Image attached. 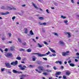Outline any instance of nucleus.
<instances>
[{"instance_id":"nucleus-41","label":"nucleus","mask_w":79,"mask_h":79,"mask_svg":"<svg viewBox=\"0 0 79 79\" xmlns=\"http://www.w3.org/2000/svg\"><path fill=\"white\" fill-rule=\"evenodd\" d=\"M1 8V9H3V10H5V8L3 6H2Z\"/></svg>"},{"instance_id":"nucleus-40","label":"nucleus","mask_w":79,"mask_h":79,"mask_svg":"<svg viewBox=\"0 0 79 79\" xmlns=\"http://www.w3.org/2000/svg\"><path fill=\"white\" fill-rule=\"evenodd\" d=\"M5 68H3V69H1V71L2 72H3V71H5Z\"/></svg>"},{"instance_id":"nucleus-61","label":"nucleus","mask_w":79,"mask_h":79,"mask_svg":"<svg viewBox=\"0 0 79 79\" xmlns=\"http://www.w3.org/2000/svg\"><path fill=\"white\" fill-rule=\"evenodd\" d=\"M9 36H10V37H11V33H9Z\"/></svg>"},{"instance_id":"nucleus-42","label":"nucleus","mask_w":79,"mask_h":79,"mask_svg":"<svg viewBox=\"0 0 79 79\" xmlns=\"http://www.w3.org/2000/svg\"><path fill=\"white\" fill-rule=\"evenodd\" d=\"M53 68L54 69V70H56L57 69V68H56V67H55V66L53 67Z\"/></svg>"},{"instance_id":"nucleus-10","label":"nucleus","mask_w":79,"mask_h":79,"mask_svg":"<svg viewBox=\"0 0 79 79\" xmlns=\"http://www.w3.org/2000/svg\"><path fill=\"white\" fill-rule=\"evenodd\" d=\"M36 63L37 64H41L43 63V62H42L39 61H37L36 62Z\"/></svg>"},{"instance_id":"nucleus-45","label":"nucleus","mask_w":79,"mask_h":79,"mask_svg":"<svg viewBox=\"0 0 79 79\" xmlns=\"http://www.w3.org/2000/svg\"><path fill=\"white\" fill-rule=\"evenodd\" d=\"M15 18H16V17L14 16L12 17V19L14 20V19H15Z\"/></svg>"},{"instance_id":"nucleus-31","label":"nucleus","mask_w":79,"mask_h":79,"mask_svg":"<svg viewBox=\"0 0 79 79\" xmlns=\"http://www.w3.org/2000/svg\"><path fill=\"white\" fill-rule=\"evenodd\" d=\"M7 9L8 10H13V8H12L10 7H8Z\"/></svg>"},{"instance_id":"nucleus-34","label":"nucleus","mask_w":79,"mask_h":79,"mask_svg":"<svg viewBox=\"0 0 79 79\" xmlns=\"http://www.w3.org/2000/svg\"><path fill=\"white\" fill-rule=\"evenodd\" d=\"M20 69H21V70H24L25 69V68H24L23 67H21L20 68Z\"/></svg>"},{"instance_id":"nucleus-22","label":"nucleus","mask_w":79,"mask_h":79,"mask_svg":"<svg viewBox=\"0 0 79 79\" xmlns=\"http://www.w3.org/2000/svg\"><path fill=\"white\" fill-rule=\"evenodd\" d=\"M30 34H31V35H34V33L32 32V31L31 30L30 31Z\"/></svg>"},{"instance_id":"nucleus-36","label":"nucleus","mask_w":79,"mask_h":79,"mask_svg":"<svg viewBox=\"0 0 79 79\" xmlns=\"http://www.w3.org/2000/svg\"><path fill=\"white\" fill-rule=\"evenodd\" d=\"M44 44H45L46 45H48V43H47V42L46 41H44Z\"/></svg>"},{"instance_id":"nucleus-24","label":"nucleus","mask_w":79,"mask_h":79,"mask_svg":"<svg viewBox=\"0 0 79 79\" xmlns=\"http://www.w3.org/2000/svg\"><path fill=\"white\" fill-rule=\"evenodd\" d=\"M12 72L14 73H18V71H16V70H13Z\"/></svg>"},{"instance_id":"nucleus-7","label":"nucleus","mask_w":79,"mask_h":79,"mask_svg":"<svg viewBox=\"0 0 79 79\" xmlns=\"http://www.w3.org/2000/svg\"><path fill=\"white\" fill-rule=\"evenodd\" d=\"M38 68L39 70H41V71H44V67L41 66H39L38 67Z\"/></svg>"},{"instance_id":"nucleus-23","label":"nucleus","mask_w":79,"mask_h":79,"mask_svg":"<svg viewBox=\"0 0 79 79\" xmlns=\"http://www.w3.org/2000/svg\"><path fill=\"white\" fill-rule=\"evenodd\" d=\"M28 67H29V68H32L34 67V65L30 64L28 66Z\"/></svg>"},{"instance_id":"nucleus-6","label":"nucleus","mask_w":79,"mask_h":79,"mask_svg":"<svg viewBox=\"0 0 79 79\" xmlns=\"http://www.w3.org/2000/svg\"><path fill=\"white\" fill-rule=\"evenodd\" d=\"M8 58H11L13 56V55L11 53H8L7 54V56H6Z\"/></svg>"},{"instance_id":"nucleus-64","label":"nucleus","mask_w":79,"mask_h":79,"mask_svg":"<svg viewBox=\"0 0 79 79\" xmlns=\"http://www.w3.org/2000/svg\"><path fill=\"white\" fill-rule=\"evenodd\" d=\"M2 40H5V38H2Z\"/></svg>"},{"instance_id":"nucleus-17","label":"nucleus","mask_w":79,"mask_h":79,"mask_svg":"<svg viewBox=\"0 0 79 79\" xmlns=\"http://www.w3.org/2000/svg\"><path fill=\"white\" fill-rule=\"evenodd\" d=\"M38 19H40V20H43L44 18V17H38Z\"/></svg>"},{"instance_id":"nucleus-49","label":"nucleus","mask_w":79,"mask_h":79,"mask_svg":"<svg viewBox=\"0 0 79 79\" xmlns=\"http://www.w3.org/2000/svg\"><path fill=\"white\" fill-rule=\"evenodd\" d=\"M18 67L20 68H22V65L21 64H20L18 65Z\"/></svg>"},{"instance_id":"nucleus-59","label":"nucleus","mask_w":79,"mask_h":79,"mask_svg":"<svg viewBox=\"0 0 79 79\" xmlns=\"http://www.w3.org/2000/svg\"><path fill=\"white\" fill-rule=\"evenodd\" d=\"M17 73H19V74H20V73H22V72H19V71H17Z\"/></svg>"},{"instance_id":"nucleus-38","label":"nucleus","mask_w":79,"mask_h":79,"mask_svg":"<svg viewBox=\"0 0 79 79\" xmlns=\"http://www.w3.org/2000/svg\"><path fill=\"white\" fill-rule=\"evenodd\" d=\"M43 59L45 61H47V58H43Z\"/></svg>"},{"instance_id":"nucleus-26","label":"nucleus","mask_w":79,"mask_h":79,"mask_svg":"<svg viewBox=\"0 0 79 79\" xmlns=\"http://www.w3.org/2000/svg\"><path fill=\"white\" fill-rule=\"evenodd\" d=\"M18 40L20 43H21V42H22L21 41V40L19 38H18Z\"/></svg>"},{"instance_id":"nucleus-9","label":"nucleus","mask_w":79,"mask_h":79,"mask_svg":"<svg viewBox=\"0 0 79 79\" xmlns=\"http://www.w3.org/2000/svg\"><path fill=\"white\" fill-rule=\"evenodd\" d=\"M9 12H6V13H2L1 14L2 15H8V14H9Z\"/></svg>"},{"instance_id":"nucleus-15","label":"nucleus","mask_w":79,"mask_h":79,"mask_svg":"<svg viewBox=\"0 0 79 79\" xmlns=\"http://www.w3.org/2000/svg\"><path fill=\"white\" fill-rule=\"evenodd\" d=\"M24 30H25L24 33L25 34H27V31H28V30L26 28H25Z\"/></svg>"},{"instance_id":"nucleus-16","label":"nucleus","mask_w":79,"mask_h":79,"mask_svg":"<svg viewBox=\"0 0 79 79\" xmlns=\"http://www.w3.org/2000/svg\"><path fill=\"white\" fill-rule=\"evenodd\" d=\"M31 4L34 6V7L35 8H37V7L35 6V4H34L33 2H31Z\"/></svg>"},{"instance_id":"nucleus-43","label":"nucleus","mask_w":79,"mask_h":79,"mask_svg":"<svg viewBox=\"0 0 79 79\" xmlns=\"http://www.w3.org/2000/svg\"><path fill=\"white\" fill-rule=\"evenodd\" d=\"M60 68L61 69H64V66H61L60 67Z\"/></svg>"},{"instance_id":"nucleus-25","label":"nucleus","mask_w":79,"mask_h":79,"mask_svg":"<svg viewBox=\"0 0 79 79\" xmlns=\"http://www.w3.org/2000/svg\"><path fill=\"white\" fill-rule=\"evenodd\" d=\"M38 45L39 47H40V48H41V47H42V46L39 43L38 44Z\"/></svg>"},{"instance_id":"nucleus-29","label":"nucleus","mask_w":79,"mask_h":79,"mask_svg":"<svg viewBox=\"0 0 79 79\" xmlns=\"http://www.w3.org/2000/svg\"><path fill=\"white\" fill-rule=\"evenodd\" d=\"M53 4L55 6H58V3H56V2H54Z\"/></svg>"},{"instance_id":"nucleus-60","label":"nucleus","mask_w":79,"mask_h":79,"mask_svg":"<svg viewBox=\"0 0 79 79\" xmlns=\"http://www.w3.org/2000/svg\"><path fill=\"white\" fill-rule=\"evenodd\" d=\"M75 58H77V59H79V56H77V57H75Z\"/></svg>"},{"instance_id":"nucleus-21","label":"nucleus","mask_w":79,"mask_h":79,"mask_svg":"<svg viewBox=\"0 0 79 79\" xmlns=\"http://www.w3.org/2000/svg\"><path fill=\"white\" fill-rule=\"evenodd\" d=\"M66 34H68V37L69 38L71 37V35H70V33H69V32H66L65 33Z\"/></svg>"},{"instance_id":"nucleus-14","label":"nucleus","mask_w":79,"mask_h":79,"mask_svg":"<svg viewBox=\"0 0 79 79\" xmlns=\"http://www.w3.org/2000/svg\"><path fill=\"white\" fill-rule=\"evenodd\" d=\"M66 74L67 76H69V75H70L71 74V73L70 72H69V71L66 72Z\"/></svg>"},{"instance_id":"nucleus-11","label":"nucleus","mask_w":79,"mask_h":79,"mask_svg":"<svg viewBox=\"0 0 79 79\" xmlns=\"http://www.w3.org/2000/svg\"><path fill=\"white\" fill-rule=\"evenodd\" d=\"M61 74V72H56V75H60Z\"/></svg>"},{"instance_id":"nucleus-55","label":"nucleus","mask_w":79,"mask_h":79,"mask_svg":"<svg viewBox=\"0 0 79 79\" xmlns=\"http://www.w3.org/2000/svg\"><path fill=\"white\" fill-rule=\"evenodd\" d=\"M47 24V23H43L42 25H46Z\"/></svg>"},{"instance_id":"nucleus-18","label":"nucleus","mask_w":79,"mask_h":79,"mask_svg":"<svg viewBox=\"0 0 79 79\" xmlns=\"http://www.w3.org/2000/svg\"><path fill=\"white\" fill-rule=\"evenodd\" d=\"M69 65L70 66H72V67H74V66H75V65L73 63L69 64Z\"/></svg>"},{"instance_id":"nucleus-53","label":"nucleus","mask_w":79,"mask_h":79,"mask_svg":"<svg viewBox=\"0 0 79 79\" xmlns=\"http://www.w3.org/2000/svg\"><path fill=\"white\" fill-rule=\"evenodd\" d=\"M46 12H47V13H50V12H48V9H47L46 10Z\"/></svg>"},{"instance_id":"nucleus-3","label":"nucleus","mask_w":79,"mask_h":79,"mask_svg":"<svg viewBox=\"0 0 79 79\" xmlns=\"http://www.w3.org/2000/svg\"><path fill=\"white\" fill-rule=\"evenodd\" d=\"M59 43L60 45H61V46H64V45H65V43H64V42L62 41H59Z\"/></svg>"},{"instance_id":"nucleus-58","label":"nucleus","mask_w":79,"mask_h":79,"mask_svg":"<svg viewBox=\"0 0 79 79\" xmlns=\"http://www.w3.org/2000/svg\"><path fill=\"white\" fill-rule=\"evenodd\" d=\"M8 49H7V48H6L5 50V52H8Z\"/></svg>"},{"instance_id":"nucleus-47","label":"nucleus","mask_w":79,"mask_h":79,"mask_svg":"<svg viewBox=\"0 0 79 79\" xmlns=\"http://www.w3.org/2000/svg\"><path fill=\"white\" fill-rule=\"evenodd\" d=\"M47 71H48V72H50V73H52V70H47Z\"/></svg>"},{"instance_id":"nucleus-56","label":"nucleus","mask_w":79,"mask_h":79,"mask_svg":"<svg viewBox=\"0 0 79 79\" xmlns=\"http://www.w3.org/2000/svg\"><path fill=\"white\" fill-rule=\"evenodd\" d=\"M75 61L76 62H78V60H77V59H75Z\"/></svg>"},{"instance_id":"nucleus-28","label":"nucleus","mask_w":79,"mask_h":79,"mask_svg":"<svg viewBox=\"0 0 79 79\" xmlns=\"http://www.w3.org/2000/svg\"><path fill=\"white\" fill-rule=\"evenodd\" d=\"M16 59H17V60H21V58L20 57H17Z\"/></svg>"},{"instance_id":"nucleus-12","label":"nucleus","mask_w":79,"mask_h":79,"mask_svg":"<svg viewBox=\"0 0 79 79\" xmlns=\"http://www.w3.org/2000/svg\"><path fill=\"white\" fill-rule=\"evenodd\" d=\"M49 50H51L52 52H53V53H56V52H55V51L53 50V49L50 48H49Z\"/></svg>"},{"instance_id":"nucleus-35","label":"nucleus","mask_w":79,"mask_h":79,"mask_svg":"<svg viewBox=\"0 0 79 79\" xmlns=\"http://www.w3.org/2000/svg\"><path fill=\"white\" fill-rule=\"evenodd\" d=\"M63 79H66V76L65 75H64L63 76Z\"/></svg>"},{"instance_id":"nucleus-39","label":"nucleus","mask_w":79,"mask_h":79,"mask_svg":"<svg viewBox=\"0 0 79 79\" xmlns=\"http://www.w3.org/2000/svg\"><path fill=\"white\" fill-rule=\"evenodd\" d=\"M43 74L44 75V76H47V73H43Z\"/></svg>"},{"instance_id":"nucleus-30","label":"nucleus","mask_w":79,"mask_h":79,"mask_svg":"<svg viewBox=\"0 0 79 79\" xmlns=\"http://www.w3.org/2000/svg\"><path fill=\"white\" fill-rule=\"evenodd\" d=\"M61 18H63V19H65V18H66V17L63 16V15H61Z\"/></svg>"},{"instance_id":"nucleus-4","label":"nucleus","mask_w":79,"mask_h":79,"mask_svg":"<svg viewBox=\"0 0 79 79\" xmlns=\"http://www.w3.org/2000/svg\"><path fill=\"white\" fill-rule=\"evenodd\" d=\"M5 64L7 68H11V66L10 65V63H5Z\"/></svg>"},{"instance_id":"nucleus-62","label":"nucleus","mask_w":79,"mask_h":79,"mask_svg":"<svg viewBox=\"0 0 79 79\" xmlns=\"http://www.w3.org/2000/svg\"><path fill=\"white\" fill-rule=\"evenodd\" d=\"M38 72L39 73H42V72L38 70Z\"/></svg>"},{"instance_id":"nucleus-52","label":"nucleus","mask_w":79,"mask_h":79,"mask_svg":"<svg viewBox=\"0 0 79 79\" xmlns=\"http://www.w3.org/2000/svg\"><path fill=\"white\" fill-rule=\"evenodd\" d=\"M23 76H24V77H27V76H28V75L27 74L23 75Z\"/></svg>"},{"instance_id":"nucleus-63","label":"nucleus","mask_w":79,"mask_h":79,"mask_svg":"<svg viewBox=\"0 0 79 79\" xmlns=\"http://www.w3.org/2000/svg\"><path fill=\"white\" fill-rule=\"evenodd\" d=\"M76 55L78 56H79V53L78 52H77L76 53Z\"/></svg>"},{"instance_id":"nucleus-13","label":"nucleus","mask_w":79,"mask_h":79,"mask_svg":"<svg viewBox=\"0 0 79 79\" xmlns=\"http://www.w3.org/2000/svg\"><path fill=\"white\" fill-rule=\"evenodd\" d=\"M32 58L33 61H35V59L36 58L35 56H33L32 57Z\"/></svg>"},{"instance_id":"nucleus-19","label":"nucleus","mask_w":79,"mask_h":79,"mask_svg":"<svg viewBox=\"0 0 79 79\" xmlns=\"http://www.w3.org/2000/svg\"><path fill=\"white\" fill-rule=\"evenodd\" d=\"M19 51L20 52H24V51H25V49L23 48H21L19 49Z\"/></svg>"},{"instance_id":"nucleus-8","label":"nucleus","mask_w":79,"mask_h":79,"mask_svg":"<svg viewBox=\"0 0 79 79\" xmlns=\"http://www.w3.org/2000/svg\"><path fill=\"white\" fill-rule=\"evenodd\" d=\"M55 63H56V64H58V63H59L60 64H62V62H61V61L58 60L56 61V62H55Z\"/></svg>"},{"instance_id":"nucleus-51","label":"nucleus","mask_w":79,"mask_h":79,"mask_svg":"<svg viewBox=\"0 0 79 79\" xmlns=\"http://www.w3.org/2000/svg\"><path fill=\"white\" fill-rule=\"evenodd\" d=\"M72 62L71 60H69V61H68V63H69V64H70Z\"/></svg>"},{"instance_id":"nucleus-33","label":"nucleus","mask_w":79,"mask_h":79,"mask_svg":"<svg viewBox=\"0 0 79 79\" xmlns=\"http://www.w3.org/2000/svg\"><path fill=\"white\" fill-rule=\"evenodd\" d=\"M27 52H31V49L29 48L27 50Z\"/></svg>"},{"instance_id":"nucleus-48","label":"nucleus","mask_w":79,"mask_h":79,"mask_svg":"<svg viewBox=\"0 0 79 79\" xmlns=\"http://www.w3.org/2000/svg\"><path fill=\"white\" fill-rule=\"evenodd\" d=\"M26 4H23L22 5V7H25V6H26Z\"/></svg>"},{"instance_id":"nucleus-20","label":"nucleus","mask_w":79,"mask_h":79,"mask_svg":"<svg viewBox=\"0 0 79 79\" xmlns=\"http://www.w3.org/2000/svg\"><path fill=\"white\" fill-rule=\"evenodd\" d=\"M14 48H15L14 47H11L10 48V50L11 51H13V50H15Z\"/></svg>"},{"instance_id":"nucleus-57","label":"nucleus","mask_w":79,"mask_h":79,"mask_svg":"<svg viewBox=\"0 0 79 79\" xmlns=\"http://www.w3.org/2000/svg\"><path fill=\"white\" fill-rule=\"evenodd\" d=\"M39 24H40V25L42 26L43 23H41L40 22H39Z\"/></svg>"},{"instance_id":"nucleus-27","label":"nucleus","mask_w":79,"mask_h":79,"mask_svg":"<svg viewBox=\"0 0 79 79\" xmlns=\"http://www.w3.org/2000/svg\"><path fill=\"white\" fill-rule=\"evenodd\" d=\"M64 21V23H66V25H68V24L67 23H68V20H65Z\"/></svg>"},{"instance_id":"nucleus-5","label":"nucleus","mask_w":79,"mask_h":79,"mask_svg":"<svg viewBox=\"0 0 79 79\" xmlns=\"http://www.w3.org/2000/svg\"><path fill=\"white\" fill-rule=\"evenodd\" d=\"M68 53H69V51H67L66 52H62V56H66L67 55H68Z\"/></svg>"},{"instance_id":"nucleus-46","label":"nucleus","mask_w":79,"mask_h":79,"mask_svg":"<svg viewBox=\"0 0 79 79\" xmlns=\"http://www.w3.org/2000/svg\"><path fill=\"white\" fill-rule=\"evenodd\" d=\"M23 45H26V42H24L23 43H22Z\"/></svg>"},{"instance_id":"nucleus-1","label":"nucleus","mask_w":79,"mask_h":79,"mask_svg":"<svg viewBox=\"0 0 79 79\" xmlns=\"http://www.w3.org/2000/svg\"><path fill=\"white\" fill-rule=\"evenodd\" d=\"M31 55H37L39 57H42V56H46V54H40V53L38 52L36 53H32Z\"/></svg>"},{"instance_id":"nucleus-50","label":"nucleus","mask_w":79,"mask_h":79,"mask_svg":"<svg viewBox=\"0 0 79 79\" xmlns=\"http://www.w3.org/2000/svg\"><path fill=\"white\" fill-rule=\"evenodd\" d=\"M49 53H50V51H48V52L46 53V54L48 55Z\"/></svg>"},{"instance_id":"nucleus-2","label":"nucleus","mask_w":79,"mask_h":79,"mask_svg":"<svg viewBox=\"0 0 79 79\" xmlns=\"http://www.w3.org/2000/svg\"><path fill=\"white\" fill-rule=\"evenodd\" d=\"M18 61L16 60L15 62H12L11 63V65H13V66H16L17 65L18 63Z\"/></svg>"},{"instance_id":"nucleus-37","label":"nucleus","mask_w":79,"mask_h":79,"mask_svg":"<svg viewBox=\"0 0 79 79\" xmlns=\"http://www.w3.org/2000/svg\"><path fill=\"white\" fill-rule=\"evenodd\" d=\"M54 34L55 35H56V36H58V35L56 33H54Z\"/></svg>"},{"instance_id":"nucleus-54","label":"nucleus","mask_w":79,"mask_h":79,"mask_svg":"<svg viewBox=\"0 0 79 79\" xmlns=\"http://www.w3.org/2000/svg\"><path fill=\"white\" fill-rule=\"evenodd\" d=\"M71 2L73 3H74V0H71Z\"/></svg>"},{"instance_id":"nucleus-44","label":"nucleus","mask_w":79,"mask_h":79,"mask_svg":"<svg viewBox=\"0 0 79 79\" xmlns=\"http://www.w3.org/2000/svg\"><path fill=\"white\" fill-rule=\"evenodd\" d=\"M52 56H56V54L55 53L52 54Z\"/></svg>"},{"instance_id":"nucleus-32","label":"nucleus","mask_w":79,"mask_h":79,"mask_svg":"<svg viewBox=\"0 0 79 79\" xmlns=\"http://www.w3.org/2000/svg\"><path fill=\"white\" fill-rule=\"evenodd\" d=\"M20 77H21V78H24V74L22 75H21Z\"/></svg>"}]
</instances>
